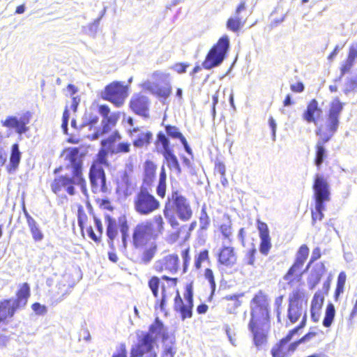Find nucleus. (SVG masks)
Segmentation results:
<instances>
[{
	"instance_id": "nucleus-30",
	"label": "nucleus",
	"mask_w": 357,
	"mask_h": 357,
	"mask_svg": "<svg viewBox=\"0 0 357 357\" xmlns=\"http://www.w3.org/2000/svg\"><path fill=\"white\" fill-rule=\"evenodd\" d=\"M135 147L147 146L152 139V133L149 131L142 132L135 128Z\"/></svg>"
},
{
	"instance_id": "nucleus-38",
	"label": "nucleus",
	"mask_w": 357,
	"mask_h": 357,
	"mask_svg": "<svg viewBox=\"0 0 357 357\" xmlns=\"http://www.w3.org/2000/svg\"><path fill=\"white\" fill-rule=\"evenodd\" d=\"M309 255V248L306 245H302L296 253V261L304 264Z\"/></svg>"
},
{
	"instance_id": "nucleus-16",
	"label": "nucleus",
	"mask_w": 357,
	"mask_h": 357,
	"mask_svg": "<svg viewBox=\"0 0 357 357\" xmlns=\"http://www.w3.org/2000/svg\"><path fill=\"white\" fill-rule=\"evenodd\" d=\"M121 139L119 132H116L109 136L107 139L101 141V145L103 149L110 151L112 153H128L130 151V144L128 143H119L116 146L113 144Z\"/></svg>"
},
{
	"instance_id": "nucleus-49",
	"label": "nucleus",
	"mask_w": 357,
	"mask_h": 357,
	"mask_svg": "<svg viewBox=\"0 0 357 357\" xmlns=\"http://www.w3.org/2000/svg\"><path fill=\"white\" fill-rule=\"evenodd\" d=\"M204 276H205L206 279H207L208 282L210 283L212 293H213L215 289V279H214L213 271L209 268H206L205 271Z\"/></svg>"
},
{
	"instance_id": "nucleus-7",
	"label": "nucleus",
	"mask_w": 357,
	"mask_h": 357,
	"mask_svg": "<svg viewBox=\"0 0 357 357\" xmlns=\"http://www.w3.org/2000/svg\"><path fill=\"white\" fill-rule=\"evenodd\" d=\"M229 47V40L227 36L220 38L208 52L202 66L207 70L220 66L225 59V54Z\"/></svg>"
},
{
	"instance_id": "nucleus-33",
	"label": "nucleus",
	"mask_w": 357,
	"mask_h": 357,
	"mask_svg": "<svg viewBox=\"0 0 357 357\" xmlns=\"http://www.w3.org/2000/svg\"><path fill=\"white\" fill-rule=\"evenodd\" d=\"M335 315V306L333 303H329L327 305L325 315L323 320V326L326 328H329L334 320Z\"/></svg>"
},
{
	"instance_id": "nucleus-6",
	"label": "nucleus",
	"mask_w": 357,
	"mask_h": 357,
	"mask_svg": "<svg viewBox=\"0 0 357 357\" xmlns=\"http://www.w3.org/2000/svg\"><path fill=\"white\" fill-rule=\"evenodd\" d=\"M105 223L107 225L106 234L108 237V244L111 249H114V241L118 234V228H119L121 234L123 247L126 249L127 247V238L129 236V227L126 216L119 217L117 223L115 219L107 215H105Z\"/></svg>"
},
{
	"instance_id": "nucleus-11",
	"label": "nucleus",
	"mask_w": 357,
	"mask_h": 357,
	"mask_svg": "<svg viewBox=\"0 0 357 357\" xmlns=\"http://www.w3.org/2000/svg\"><path fill=\"white\" fill-rule=\"evenodd\" d=\"M128 96L127 86L120 82H114L107 85L101 93V97L117 107L122 105Z\"/></svg>"
},
{
	"instance_id": "nucleus-57",
	"label": "nucleus",
	"mask_w": 357,
	"mask_h": 357,
	"mask_svg": "<svg viewBox=\"0 0 357 357\" xmlns=\"http://www.w3.org/2000/svg\"><path fill=\"white\" fill-rule=\"evenodd\" d=\"M69 116H70L69 112H68V108L66 107L63 114V122H62V125H61L62 128L66 133V130L68 129V122Z\"/></svg>"
},
{
	"instance_id": "nucleus-43",
	"label": "nucleus",
	"mask_w": 357,
	"mask_h": 357,
	"mask_svg": "<svg viewBox=\"0 0 357 357\" xmlns=\"http://www.w3.org/2000/svg\"><path fill=\"white\" fill-rule=\"evenodd\" d=\"M86 121L82 123L81 126V129H84L86 126H89L90 129L91 127L94 125H96L99 120V118L97 115H94L92 114H89L88 116L86 117Z\"/></svg>"
},
{
	"instance_id": "nucleus-51",
	"label": "nucleus",
	"mask_w": 357,
	"mask_h": 357,
	"mask_svg": "<svg viewBox=\"0 0 357 357\" xmlns=\"http://www.w3.org/2000/svg\"><path fill=\"white\" fill-rule=\"evenodd\" d=\"M354 61L350 60V59L347 58L345 63L344 64H342V66L341 67V69H340L341 75H340V79H341L344 75L345 73L349 72V70H351V67L354 65Z\"/></svg>"
},
{
	"instance_id": "nucleus-18",
	"label": "nucleus",
	"mask_w": 357,
	"mask_h": 357,
	"mask_svg": "<svg viewBox=\"0 0 357 357\" xmlns=\"http://www.w3.org/2000/svg\"><path fill=\"white\" fill-rule=\"evenodd\" d=\"M153 342L151 335L146 334L135 348V357H156V354L153 351Z\"/></svg>"
},
{
	"instance_id": "nucleus-55",
	"label": "nucleus",
	"mask_w": 357,
	"mask_h": 357,
	"mask_svg": "<svg viewBox=\"0 0 357 357\" xmlns=\"http://www.w3.org/2000/svg\"><path fill=\"white\" fill-rule=\"evenodd\" d=\"M317 335V333L315 332H309L307 333L305 336H303L301 339H300L298 341H296V343H298V346L301 343H305L307 342H309L314 339Z\"/></svg>"
},
{
	"instance_id": "nucleus-8",
	"label": "nucleus",
	"mask_w": 357,
	"mask_h": 357,
	"mask_svg": "<svg viewBox=\"0 0 357 357\" xmlns=\"http://www.w3.org/2000/svg\"><path fill=\"white\" fill-rule=\"evenodd\" d=\"M307 305L304 291L300 289H294L289 296L288 319L292 323H295L303 314L306 316L304 307ZM304 317H303V319Z\"/></svg>"
},
{
	"instance_id": "nucleus-4",
	"label": "nucleus",
	"mask_w": 357,
	"mask_h": 357,
	"mask_svg": "<svg viewBox=\"0 0 357 357\" xmlns=\"http://www.w3.org/2000/svg\"><path fill=\"white\" fill-rule=\"evenodd\" d=\"M170 199L166 203L163 213L165 218L174 228L178 226L177 218L182 221H188L192 216V210L189 201L178 192H173Z\"/></svg>"
},
{
	"instance_id": "nucleus-31",
	"label": "nucleus",
	"mask_w": 357,
	"mask_h": 357,
	"mask_svg": "<svg viewBox=\"0 0 357 357\" xmlns=\"http://www.w3.org/2000/svg\"><path fill=\"white\" fill-rule=\"evenodd\" d=\"M149 100L146 96H141L135 100V113L144 117L148 116Z\"/></svg>"
},
{
	"instance_id": "nucleus-45",
	"label": "nucleus",
	"mask_w": 357,
	"mask_h": 357,
	"mask_svg": "<svg viewBox=\"0 0 357 357\" xmlns=\"http://www.w3.org/2000/svg\"><path fill=\"white\" fill-rule=\"evenodd\" d=\"M223 299L231 302V303L228 304V305H231V307L229 309L230 313L241 305V303L238 301V296L236 295L227 296Z\"/></svg>"
},
{
	"instance_id": "nucleus-20",
	"label": "nucleus",
	"mask_w": 357,
	"mask_h": 357,
	"mask_svg": "<svg viewBox=\"0 0 357 357\" xmlns=\"http://www.w3.org/2000/svg\"><path fill=\"white\" fill-rule=\"evenodd\" d=\"M257 229L261 241L259 251L262 255H267L272 247L268 225L265 222L257 220Z\"/></svg>"
},
{
	"instance_id": "nucleus-15",
	"label": "nucleus",
	"mask_w": 357,
	"mask_h": 357,
	"mask_svg": "<svg viewBox=\"0 0 357 357\" xmlns=\"http://www.w3.org/2000/svg\"><path fill=\"white\" fill-rule=\"evenodd\" d=\"M246 9V1L243 0L237 6L234 13L227 21V29L232 32H238L245 24V20H243L241 14Z\"/></svg>"
},
{
	"instance_id": "nucleus-53",
	"label": "nucleus",
	"mask_w": 357,
	"mask_h": 357,
	"mask_svg": "<svg viewBox=\"0 0 357 357\" xmlns=\"http://www.w3.org/2000/svg\"><path fill=\"white\" fill-rule=\"evenodd\" d=\"M169 75L162 71H155L152 74V78L156 81H165L168 78Z\"/></svg>"
},
{
	"instance_id": "nucleus-62",
	"label": "nucleus",
	"mask_w": 357,
	"mask_h": 357,
	"mask_svg": "<svg viewBox=\"0 0 357 357\" xmlns=\"http://www.w3.org/2000/svg\"><path fill=\"white\" fill-rule=\"evenodd\" d=\"M86 232H87V234H88L89 236V237H90L93 241H94L95 242H99L100 236H97V235L95 234V232H94V231H93V229L92 227H88V228L86 229Z\"/></svg>"
},
{
	"instance_id": "nucleus-9",
	"label": "nucleus",
	"mask_w": 357,
	"mask_h": 357,
	"mask_svg": "<svg viewBox=\"0 0 357 357\" xmlns=\"http://www.w3.org/2000/svg\"><path fill=\"white\" fill-rule=\"evenodd\" d=\"M146 186H142L135 201V211L142 215H148L160 206L159 202L149 192Z\"/></svg>"
},
{
	"instance_id": "nucleus-64",
	"label": "nucleus",
	"mask_w": 357,
	"mask_h": 357,
	"mask_svg": "<svg viewBox=\"0 0 357 357\" xmlns=\"http://www.w3.org/2000/svg\"><path fill=\"white\" fill-rule=\"evenodd\" d=\"M291 90L294 92L300 93L304 90V86L301 82H297L291 85Z\"/></svg>"
},
{
	"instance_id": "nucleus-12",
	"label": "nucleus",
	"mask_w": 357,
	"mask_h": 357,
	"mask_svg": "<svg viewBox=\"0 0 357 357\" xmlns=\"http://www.w3.org/2000/svg\"><path fill=\"white\" fill-rule=\"evenodd\" d=\"M193 294L191 288L188 287L184 294L185 303H184L179 294L177 293L174 298V310L179 312L181 319L183 321L192 316Z\"/></svg>"
},
{
	"instance_id": "nucleus-10",
	"label": "nucleus",
	"mask_w": 357,
	"mask_h": 357,
	"mask_svg": "<svg viewBox=\"0 0 357 357\" xmlns=\"http://www.w3.org/2000/svg\"><path fill=\"white\" fill-rule=\"evenodd\" d=\"M305 325V316L299 326L290 331L287 336L282 338L279 344H276L271 350L273 357H285L290 356L297 348L298 343L296 342L287 345V343L292 339L293 336L298 333V330Z\"/></svg>"
},
{
	"instance_id": "nucleus-24",
	"label": "nucleus",
	"mask_w": 357,
	"mask_h": 357,
	"mask_svg": "<svg viewBox=\"0 0 357 357\" xmlns=\"http://www.w3.org/2000/svg\"><path fill=\"white\" fill-rule=\"evenodd\" d=\"M19 308L13 298L5 300L0 302V321L5 320L8 317L13 316L15 310Z\"/></svg>"
},
{
	"instance_id": "nucleus-35",
	"label": "nucleus",
	"mask_w": 357,
	"mask_h": 357,
	"mask_svg": "<svg viewBox=\"0 0 357 357\" xmlns=\"http://www.w3.org/2000/svg\"><path fill=\"white\" fill-rule=\"evenodd\" d=\"M165 160L167 161V166L172 169H174L177 172V173L180 174L181 172L178 159L176 156L174 154L173 151L162 154Z\"/></svg>"
},
{
	"instance_id": "nucleus-32",
	"label": "nucleus",
	"mask_w": 357,
	"mask_h": 357,
	"mask_svg": "<svg viewBox=\"0 0 357 357\" xmlns=\"http://www.w3.org/2000/svg\"><path fill=\"white\" fill-rule=\"evenodd\" d=\"M21 158V153L19 149L17 144H15L12 146L11 155L10 158V167L9 171H15L17 167Z\"/></svg>"
},
{
	"instance_id": "nucleus-3",
	"label": "nucleus",
	"mask_w": 357,
	"mask_h": 357,
	"mask_svg": "<svg viewBox=\"0 0 357 357\" xmlns=\"http://www.w3.org/2000/svg\"><path fill=\"white\" fill-rule=\"evenodd\" d=\"M84 154L79 152V149L77 147L68 148L66 149L61 156L65 160L69 162L72 168V174L61 175L55 177L51 183V189L55 193L58 194L61 191L64 190L69 195H73L75 193V182H79L78 173L79 168L82 167V158Z\"/></svg>"
},
{
	"instance_id": "nucleus-5",
	"label": "nucleus",
	"mask_w": 357,
	"mask_h": 357,
	"mask_svg": "<svg viewBox=\"0 0 357 357\" xmlns=\"http://www.w3.org/2000/svg\"><path fill=\"white\" fill-rule=\"evenodd\" d=\"M312 189L315 200L314 209L312 210V225H314L316 220L321 221L324 218L323 211L326 209L324 204L331 200V192L326 178L321 174H317L314 176Z\"/></svg>"
},
{
	"instance_id": "nucleus-58",
	"label": "nucleus",
	"mask_w": 357,
	"mask_h": 357,
	"mask_svg": "<svg viewBox=\"0 0 357 357\" xmlns=\"http://www.w3.org/2000/svg\"><path fill=\"white\" fill-rule=\"evenodd\" d=\"M188 66V64L178 63H176L173 66L172 69H174L178 73H183L185 72L186 68Z\"/></svg>"
},
{
	"instance_id": "nucleus-48",
	"label": "nucleus",
	"mask_w": 357,
	"mask_h": 357,
	"mask_svg": "<svg viewBox=\"0 0 357 357\" xmlns=\"http://www.w3.org/2000/svg\"><path fill=\"white\" fill-rule=\"evenodd\" d=\"M255 253L256 250L255 248H252L247 252L244 258V261L246 264L254 266L255 261Z\"/></svg>"
},
{
	"instance_id": "nucleus-36",
	"label": "nucleus",
	"mask_w": 357,
	"mask_h": 357,
	"mask_svg": "<svg viewBox=\"0 0 357 357\" xmlns=\"http://www.w3.org/2000/svg\"><path fill=\"white\" fill-rule=\"evenodd\" d=\"M164 326L161 321L158 318L155 319V322L150 326L149 333L148 334L151 335L153 337V341L160 335H163Z\"/></svg>"
},
{
	"instance_id": "nucleus-60",
	"label": "nucleus",
	"mask_w": 357,
	"mask_h": 357,
	"mask_svg": "<svg viewBox=\"0 0 357 357\" xmlns=\"http://www.w3.org/2000/svg\"><path fill=\"white\" fill-rule=\"evenodd\" d=\"M348 58L353 61L357 58V45H353L350 47Z\"/></svg>"
},
{
	"instance_id": "nucleus-2",
	"label": "nucleus",
	"mask_w": 357,
	"mask_h": 357,
	"mask_svg": "<svg viewBox=\"0 0 357 357\" xmlns=\"http://www.w3.org/2000/svg\"><path fill=\"white\" fill-rule=\"evenodd\" d=\"M344 104L340 102L338 98L333 100L330 105L325 126L320 128L317 134L320 139L316 146L315 165L320 167L326 157V149L324 144L328 142L337 130L340 123V116L343 110Z\"/></svg>"
},
{
	"instance_id": "nucleus-37",
	"label": "nucleus",
	"mask_w": 357,
	"mask_h": 357,
	"mask_svg": "<svg viewBox=\"0 0 357 357\" xmlns=\"http://www.w3.org/2000/svg\"><path fill=\"white\" fill-rule=\"evenodd\" d=\"M165 260V268L169 269L171 272H176L178 269V257L175 255H169L166 257Z\"/></svg>"
},
{
	"instance_id": "nucleus-39",
	"label": "nucleus",
	"mask_w": 357,
	"mask_h": 357,
	"mask_svg": "<svg viewBox=\"0 0 357 357\" xmlns=\"http://www.w3.org/2000/svg\"><path fill=\"white\" fill-rule=\"evenodd\" d=\"M158 140L162 146V150L161 151L162 154H165L172 151V150L169 147V141L165 134L162 132L158 133Z\"/></svg>"
},
{
	"instance_id": "nucleus-22",
	"label": "nucleus",
	"mask_w": 357,
	"mask_h": 357,
	"mask_svg": "<svg viewBox=\"0 0 357 357\" xmlns=\"http://www.w3.org/2000/svg\"><path fill=\"white\" fill-rule=\"evenodd\" d=\"M218 261L225 266H232L236 261L234 248L224 245L218 254Z\"/></svg>"
},
{
	"instance_id": "nucleus-27",
	"label": "nucleus",
	"mask_w": 357,
	"mask_h": 357,
	"mask_svg": "<svg viewBox=\"0 0 357 357\" xmlns=\"http://www.w3.org/2000/svg\"><path fill=\"white\" fill-rule=\"evenodd\" d=\"M325 271L326 268L324 263H318L314 266L309 278V284L311 289L314 288L319 282Z\"/></svg>"
},
{
	"instance_id": "nucleus-23",
	"label": "nucleus",
	"mask_w": 357,
	"mask_h": 357,
	"mask_svg": "<svg viewBox=\"0 0 357 357\" xmlns=\"http://www.w3.org/2000/svg\"><path fill=\"white\" fill-rule=\"evenodd\" d=\"M324 301V296L321 291H317L311 302V319L314 322H318L321 315V310Z\"/></svg>"
},
{
	"instance_id": "nucleus-56",
	"label": "nucleus",
	"mask_w": 357,
	"mask_h": 357,
	"mask_svg": "<svg viewBox=\"0 0 357 357\" xmlns=\"http://www.w3.org/2000/svg\"><path fill=\"white\" fill-rule=\"evenodd\" d=\"M156 190L158 196L162 198L165 197L166 192V182H158Z\"/></svg>"
},
{
	"instance_id": "nucleus-17",
	"label": "nucleus",
	"mask_w": 357,
	"mask_h": 357,
	"mask_svg": "<svg viewBox=\"0 0 357 357\" xmlns=\"http://www.w3.org/2000/svg\"><path fill=\"white\" fill-rule=\"evenodd\" d=\"M119 118V115L117 113L109 114L107 118L102 120L101 127L96 128L93 133L87 136L88 138L91 140H96L104 134L109 132L112 128L116 125Z\"/></svg>"
},
{
	"instance_id": "nucleus-13",
	"label": "nucleus",
	"mask_w": 357,
	"mask_h": 357,
	"mask_svg": "<svg viewBox=\"0 0 357 357\" xmlns=\"http://www.w3.org/2000/svg\"><path fill=\"white\" fill-rule=\"evenodd\" d=\"M134 172L131 163L126 165V169L121 175V180L118 183L117 191L125 197L130 196L134 192L132 183Z\"/></svg>"
},
{
	"instance_id": "nucleus-47",
	"label": "nucleus",
	"mask_w": 357,
	"mask_h": 357,
	"mask_svg": "<svg viewBox=\"0 0 357 357\" xmlns=\"http://www.w3.org/2000/svg\"><path fill=\"white\" fill-rule=\"evenodd\" d=\"M208 258V252L207 250H203L200 252L197 258L195 259V265L197 268H199L203 261L207 260Z\"/></svg>"
},
{
	"instance_id": "nucleus-44",
	"label": "nucleus",
	"mask_w": 357,
	"mask_h": 357,
	"mask_svg": "<svg viewBox=\"0 0 357 357\" xmlns=\"http://www.w3.org/2000/svg\"><path fill=\"white\" fill-rule=\"evenodd\" d=\"M165 130L168 136L172 138L179 139L181 141L182 137H184L175 126H167Z\"/></svg>"
},
{
	"instance_id": "nucleus-59",
	"label": "nucleus",
	"mask_w": 357,
	"mask_h": 357,
	"mask_svg": "<svg viewBox=\"0 0 357 357\" xmlns=\"http://www.w3.org/2000/svg\"><path fill=\"white\" fill-rule=\"evenodd\" d=\"M98 112L103 119H105L109 115L110 109L107 105H100Z\"/></svg>"
},
{
	"instance_id": "nucleus-19",
	"label": "nucleus",
	"mask_w": 357,
	"mask_h": 357,
	"mask_svg": "<svg viewBox=\"0 0 357 357\" xmlns=\"http://www.w3.org/2000/svg\"><path fill=\"white\" fill-rule=\"evenodd\" d=\"M29 119L25 116L17 118L15 116H8L4 121H2V125L8 128L15 129V132L19 135L25 133L28 130L26 125L29 123Z\"/></svg>"
},
{
	"instance_id": "nucleus-52",
	"label": "nucleus",
	"mask_w": 357,
	"mask_h": 357,
	"mask_svg": "<svg viewBox=\"0 0 357 357\" xmlns=\"http://www.w3.org/2000/svg\"><path fill=\"white\" fill-rule=\"evenodd\" d=\"M140 86L143 89L148 91L151 93H155L157 89V86L153 82H151L149 80L144 82L140 84Z\"/></svg>"
},
{
	"instance_id": "nucleus-41",
	"label": "nucleus",
	"mask_w": 357,
	"mask_h": 357,
	"mask_svg": "<svg viewBox=\"0 0 357 357\" xmlns=\"http://www.w3.org/2000/svg\"><path fill=\"white\" fill-rule=\"evenodd\" d=\"M220 231L223 236L226 238H229L232 234L231 222L229 217L227 218V220L225 223L220 226Z\"/></svg>"
},
{
	"instance_id": "nucleus-40",
	"label": "nucleus",
	"mask_w": 357,
	"mask_h": 357,
	"mask_svg": "<svg viewBox=\"0 0 357 357\" xmlns=\"http://www.w3.org/2000/svg\"><path fill=\"white\" fill-rule=\"evenodd\" d=\"M155 247H151L149 249H146L142 255V257L140 258V263H142L144 264L149 263L151 261V259H153V257L155 255Z\"/></svg>"
},
{
	"instance_id": "nucleus-26",
	"label": "nucleus",
	"mask_w": 357,
	"mask_h": 357,
	"mask_svg": "<svg viewBox=\"0 0 357 357\" xmlns=\"http://www.w3.org/2000/svg\"><path fill=\"white\" fill-rule=\"evenodd\" d=\"M144 172L142 186L151 188V184L154 181L156 165L151 161H146L144 165Z\"/></svg>"
},
{
	"instance_id": "nucleus-46",
	"label": "nucleus",
	"mask_w": 357,
	"mask_h": 357,
	"mask_svg": "<svg viewBox=\"0 0 357 357\" xmlns=\"http://www.w3.org/2000/svg\"><path fill=\"white\" fill-rule=\"evenodd\" d=\"M78 178L79 181V182H75V185L79 186L82 192L85 196L87 197L88 194H87L86 185V181L82 176V167L79 168V171L78 173Z\"/></svg>"
},
{
	"instance_id": "nucleus-42",
	"label": "nucleus",
	"mask_w": 357,
	"mask_h": 357,
	"mask_svg": "<svg viewBox=\"0 0 357 357\" xmlns=\"http://www.w3.org/2000/svg\"><path fill=\"white\" fill-rule=\"evenodd\" d=\"M357 91V79H348L345 82L343 91L345 94H348L351 91Z\"/></svg>"
},
{
	"instance_id": "nucleus-28",
	"label": "nucleus",
	"mask_w": 357,
	"mask_h": 357,
	"mask_svg": "<svg viewBox=\"0 0 357 357\" xmlns=\"http://www.w3.org/2000/svg\"><path fill=\"white\" fill-rule=\"evenodd\" d=\"M30 295V288L27 283H24L17 291L16 299L13 298L15 305L20 308L26 305Z\"/></svg>"
},
{
	"instance_id": "nucleus-14",
	"label": "nucleus",
	"mask_w": 357,
	"mask_h": 357,
	"mask_svg": "<svg viewBox=\"0 0 357 357\" xmlns=\"http://www.w3.org/2000/svg\"><path fill=\"white\" fill-rule=\"evenodd\" d=\"M89 178L92 190L96 192L99 188L101 192L107 191L105 172L100 165H93L90 168Z\"/></svg>"
},
{
	"instance_id": "nucleus-25",
	"label": "nucleus",
	"mask_w": 357,
	"mask_h": 357,
	"mask_svg": "<svg viewBox=\"0 0 357 357\" xmlns=\"http://www.w3.org/2000/svg\"><path fill=\"white\" fill-rule=\"evenodd\" d=\"M303 266V264L295 260L294 264L283 277L284 280L287 281L289 284H292L295 280L298 281L303 273L301 271Z\"/></svg>"
},
{
	"instance_id": "nucleus-61",
	"label": "nucleus",
	"mask_w": 357,
	"mask_h": 357,
	"mask_svg": "<svg viewBox=\"0 0 357 357\" xmlns=\"http://www.w3.org/2000/svg\"><path fill=\"white\" fill-rule=\"evenodd\" d=\"M321 257V250L319 248H316L313 250L310 258V262L312 263L313 261L317 260Z\"/></svg>"
},
{
	"instance_id": "nucleus-1",
	"label": "nucleus",
	"mask_w": 357,
	"mask_h": 357,
	"mask_svg": "<svg viewBox=\"0 0 357 357\" xmlns=\"http://www.w3.org/2000/svg\"><path fill=\"white\" fill-rule=\"evenodd\" d=\"M268 306L267 298L261 291L255 295L251 303L252 317L248 329L252 333L253 344L257 349H261L267 342V331L262 323L268 318Z\"/></svg>"
},
{
	"instance_id": "nucleus-29",
	"label": "nucleus",
	"mask_w": 357,
	"mask_h": 357,
	"mask_svg": "<svg viewBox=\"0 0 357 357\" xmlns=\"http://www.w3.org/2000/svg\"><path fill=\"white\" fill-rule=\"evenodd\" d=\"M152 234L151 224L144 222L135 228V242L139 239L147 240Z\"/></svg>"
},
{
	"instance_id": "nucleus-63",
	"label": "nucleus",
	"mask_w": 357,
	"mask_h": 357,
	"mask_svg": "<svg viewBox=\"0 0 357 357\" xmlns=\"http://www.w3.org/2000/svg\"><path fill=\"white\" fill-rule=\"evenodd\" d=\"M100 18H98L93 21L91 24H89V31L92 34H95L98 30L99 24H100Z\"/></svg>"
},
{
	"instance_id": "nucleus-54",
	"label": "nucleus",
	"mask_w": 357,
	"mask_h": 357,
	"mask_svg": "<svg viewBox=\"0 0 357 357\" xmlns=\"http://www.w3.org/2000/svg\"><path fill=\"white\" fill-rule=\"evenodd\" d=\"M32 309L37 314H44L47 312L46 307L45 305H40L38 303H35L33 304Z\"/></svg>"
},
{
	"instance_id": "nucleus-21",
	"label": "nucleus",
	"mask_w": 357,
	"mask_h": 357,
	"mask_svg": "<svg viewBox=\"0 0 357 357\" xmlns=\"http://www.w3.org/2000/svg\"><path fill=\"white\" fill-rule=\"evenodd\" d=\"M322 114V110L318 107V102L315 99L312 100L307 107V109L303 114V118L307 123L316 124L317 119Z\"/></svg>"
},
{
	"instance_id": "nucleus-34",
	"label": "nucleus",
	"mask_w": 357,
	"mask_h": 357,
	"mask_svg": "<svg viewBox=\"0 0 357 357\" xmlns=\"http://www.w3.org/2000/svg\"><path fill=\"white\" fill-rule=\"evenodd\" d=\"M27 225L33 240L36 241H42L43 239L44 235L36 221L34 219L32 220H29V222H27Z\"/></svg>"
},
{
	"instance_id": "nucleus-50",
	"label": "nucleus",
	"mask_w": 357,
	"mask_h": 357,
	"mask_svg": "<svg viewBox=\"0 0 357 357\" xmlns=\"http://www.w3.org/2000/svg\"><path fill=\"white\" fill-rule=\"evenodd\" d=\"M158 96L166 98L172 93V87L170 86L162 88H157L155 93Z\"/></svg>"
}]
</instances>
